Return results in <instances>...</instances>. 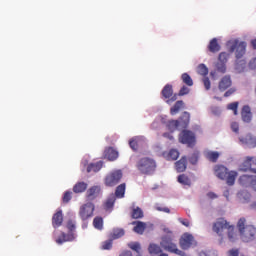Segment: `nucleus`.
<instances>
[{
  "label": "nucleus",
  "instance_id": "052dcab7",
  "mask_svg": "<svg viewBox=\"0 0 256 256\" xmlns=\"http://www.w3.org/2000/svg\"><path fill=\"white\" fill-rule=\"evenodd\" d=\"M179 221L182 223V225H184V227H189L190 225L189 220L187 219H180Z\"/></svg>",
  "mask_w": 256,
  "mask_h": 256
},
{
  "label": "nucleus",
  "instance_id": "a878e982",
  "mask_svg": "<svg viewBox=\"0 0 256 256\" xmlns=\"http://www.w3.org/2000/svg\"><path fill=\"white\" fill-rule=\"evenodd\" d=\"M101 169H103V161L90 163L87 167V173H98Z\"/></svg>",
  "mask_w": 256,
  "mask_h": 256
},
{
  "label": "nucleus",
  "instance_id": "c85d7f7f",
  "mask_svg": "<svg viewBox=\"0 0 256 256\" xmlns=\"http://www.w3.org/2000/svg\"><path fill=\"white\" fill-rule=\"evenodd\" d=\"M125 235V230L122 228H114L110 233V239L115 241V239H121Z\"/></svg>",
  "mask_w": 256,
  "mask_h": 256
},
{
  "label": "nucleus",
  "instance_id": "864d4df0",
  "mask_svg": "<svg viewBox=\"0 0 256 256\" xmlns=\"http://www.w3.org/2000/svg\"><path fill=\"white\" fill-rule=\"evenodd\" d=\"M156 211H162L163 213H171V210L168 207H161L159 204L155 206Z\"/></svg>",
  "mask_w": 256,
  "mask_h": 256
},
{
  "label": "nucleus",
  "instance_id": "58836bf2",
  "mask_svg": "<svg viewBox=\"0 0 256 256\" xmlns=\"http://www.w3.org/2000/svg\"><path fill=\"white\" fill-rule=\"evenodd\" d=\"M178 183H180L181 185H187L188 187H190L191 179H189V176L185 174H181L178 176Z\"/></svg>",
  "mask_w": 256,
  "mask_h": 256
},
{
  "label": "nucleus",
  "instance_id": "bf43d9fd",
  "mask_svg": "<svg viewBox=\"0 0 256 256\" xmlns=\"http://www.w3.org/2000/svg\"><path fill=\"white\" fill-rule=\"evenodd\" d=\"M207 197L209 199H217L218 196H217V194H215V192H208Z\"/></svg>",
  "mask_w": 256,
  "mask_h": 256
},
{
  "label": "nucleus",
  "instance_id": "f03ea898",
  "mask_svg": "<svg viewBox=\"0 0 256 256\" xmlns=\"http://www.w3.org/2000/svg\"><path fill=\"white\" fill-rule=\"evenodd\" d=\"M236 227L240 233V239L244 243H251V241H255L256 228L251 224H247V219H245V217L238 220Z\"/></svg>",
  "mask_w": 256,
  "mask_h": 256
},
{
  "label": "nucleus",
  "instance_id": "09e8293b",
  "mask_svg": "<svg viewBox=\"0 0 256 256\" xmlns=\"http://www.w3.org/2000/svg\"><path fill=\"white\" fill-rule=\"evenodd\" d=\"M67 242V234L61 233V235L56 239V243L58 245H63V243Z\"/></svg>",
  "mask_w": 256,
  "mask_h": 256
},
{
  "label": "nucleus",
  "instance_id": "72a5a7b5",
  "mask_svg": "<svg viewBox=\"0 0 256 256\" xmlns=\"http://www.w3.org/2000/svg\"><path fill=\"white\" fill-rule=\"evenodd\" d=\"M148 252L150 255H159L163 253V250L161 249V246L157 244H150L148 247Z\"/></svg>",
  "mask_w": 256,
  "mask_h": 256
},
{
  "label": "nucleus",
  "instance_id": "dca6fc26",
  "mask_svg": "<svg viewBox=\"0 0 256 256\" xmlns=\"http://www.w3.org/2000/svg\"><path fill=\"white\" fill-rule=\"evenodd\" d=\"M99 193H101V187L92 186L86 192V199H88V201H94V199H97V197H99Z\"/></svg>",
  "mask_w": 256,
  "mask_h": 256
},
{
  "label": "nucleus",
  "instance_id": "a18cd8bd",
  "mask_svg": "<svg viewBox=\"0 0 256 256\" xmlns=\"http://www.w3.org/2000/svg\"><path fill=\"white\" fill-rule=\"evenodd\" d=\"M168 159L171 161H177V159H179V151L171 149L168 153Z\"/></svg>",
  "mask_w": 256,
  "mask_h": 256
},
{
  "label": "nucleus",
  "instance_id": "b1692460",
  "mask_svg": "<svg viewBox=\"0 0 256 256\" xmlns=\"http://www.w3.org/2000/svg\"><path fill=\"white\" fill-rule=\"evenodd\" d=\"M115 201H117V198L114 194H111L104 202L105 211H112L113 207H115Z\"/></svg>",
  "mask_w": 256,
  "mask_h": 256
},
{
  "label": "nucleus",
  "instance_id": "de8ad7c7",
  "mask_svg": "<svg viewBox=\"0 0 256 256\" xmlns=\"http://www.w3.org/2000/svg\"><path fill=\"white\" fill-rule=\"evenodd\" d=\"M113 247V239L106 240L102 243L103 251H109Z\"/></svg>",
  "mask_w": 256,
  "mask_h": 256
},
{
  "label": "nucleus",
  "instance_id": "37998d69",
  "mask_svg": "<svg viewBox=\"0 0 256 256\" xmlns=\"http://www.w3.org/2000/svg\"><path fill=\"white\" fill-rule=\"evenodd\" d=\"M93 226L95 227V229H98L99 231L103 230V218L95 217L93 220Z\"/></svg>",
  "mask_w": 256,
  "mask_h": 256
},
{
  "label": "nucleus",
  "instance_id": "2f4dec72",
  "mask_svg": "<svg viewBox=\"0 0 256 256\" xmlns=\"http://www.w3.org/2000/svg\"><path fill=\"white\" fill-rule=\"evenodd\" d=\"M205 157L211 163H217V161L219 159V152H217V151H207L205 153Z\"/></svg>",
  "mask_w": 256,
  "mask_h": 256
},
{
  "label": "nucleus",
  "instance_id": "ea45409f",
  "mask_svg": "<svg viewBox=\"0 0 256 256\" xmlns=\"http://www.w3.org/2000/svg\"><path fill=\"white\" fill-rule=\"evenodd\" d=\"M199 155V151L195 150L189 157V163H191V165H197L199 162Z\"/></svg>",
  "mask_w": 256,
  "mask_h": 256
},
{
  "label": "nucleus",
  "instance_id": "e433bc0d",
  "mask_svg": "<svg viewBox=\"0 0 256 256\" xmlns=\"http://www.w3.org/2000/svg\"><path fill=\"white\" fill-rule=\"evenodd\" d=\"M132 219H143V210L140 207H136L132 210Z\"/></svg>",
  "mask_w": 256,
  "mask_h": 256
},
{
  "label": "nucleus",
  "instance_id": "f8f14e48",
  "mask_svg": "<svg viewBox=\"0 0 256 256\" xmlns=\"http://www.w3.org/2000/svg\"><path fill=\"white\" fill-rule=\"evenodd\" d=\"M239 141L242 145L249 147L250 149H254L256 147V137L251 134H246L245 136H241Z\"/></svg>",
  "mask_w": 256,
  "mask_h": 256
},
{
  "label": "nucleus",
  "instance_id": "0e129e2a",
  "mask_svg": "<svg viewBox=\"0 0 256 256\" xmlns=\"http://www.w3.org/2000/svg\"><path fill=\"white\" fill-rule=\"evenodd\" d=\"M122 256H133V253L129 250H126L122 253Z\"/></svg>",
  "mask_w": 256,
  "mask_h": 256
},
{
  "label": "nucleus",
  "instance_id": "774afa93",
  "mask_svg": "<svg viewBox=\"0 0 256 256\" xmlns=\"http://www.w3.org/2000/svg\"><path fill=\"white\" fill-rule=\"evenodd\" d=\"M251 209H254V211H256V202H253V203L251 204Z\"/></svg>",
  "mask_w": 256,
  "mask_h": 256
},
{
  "label": "nucleus",
  "instance_id": "4468645a",
  "mask_svg": "<svg viewBox=\"0 0 256 256\" xmlns=\"http://www.w3.org/2000/svg\"><path fill=\"white\" fill-rule=\"evenodd\" d=\"M231 85H233V81L231 80V76L230 75H225L219 81L218 89H219V91H222V92L227 91V89H229V87H231Z\"/></svg>",
  "mask_w": 256,
  "mask_h": 256
},
{
  "label": "nucleus",
  "instance_id": "5701e85b",
  "mask_svg": "<svg viewBox=\"0 0 256 256\" xmlns=\"http://www.w3.org/2000/svg\"><path fill=\"white\" fill-rule=\"evenodd\" d=\"M237 198L240 203H249L251 201V193L247 190H241L237 193Z\"/></svg>",
  "mask_w": 256,
  "mask_h": 256
},
{
  "label": "nucleus",
  "instance_id": "79ce46f5",
  "mask_svg": "<svg viewBox=\"0 0 256 256\" xmlns=\"http://www.w3.org/2000/svg\"><path fill=\"white\" fill-rule=\"evenodd\" d=\"M228 111H233L234 115H239V102H232L227 105Z\"/></svg>",
  "mask_w": 256,
  "mask_h": 256
},
{
  "label": "nucleus",
  "instance_id": "e2e57ef3",
  "mask_svg": "<svg viewBox=\"0 0 256 256\" xmlns=\"http://www.w3.org/2000/svg\"><path fill=\"white\" fill-rule=\"evenodd\" d=\"M250 187L256 191V177L254 176V179L252 180V184H250Z\"/></svg>",
  "mask_w": 256,
  "mask_h": 256
},
{
  "label": "nucleus",
  "instance_id": "6e6552de",
  "mask_svg": "<svg viewBox=\"0 0 256 256\" xmlns=\"http://www.w3.org/2000/svg\"><path fill=\"white\" fill-rule=\"evenodd\" d=\"M179 245L181 249L187 251V249H191V247H197V241L191 234L184 233L179 240Z\"/></svg>",
  "mask_w": 256,
  "mask_h": 256
},
{
  "label": "nucleus",
  "instance_id": "aec40b11",
  "mask_svg": "<svg viewBox=\"0 0 256 256\" xmlns=\"http://www.w3.org/2000/svg\"><path fill=\"white\" fill-rule=\"evenodd\" d=\"M175 169L177 173H183L187 169V157L183 156L180 160L175 163Z\"/></svg>",
  "mask_w": 256,
  "mask_h": 256
},
{
  "label": "nucleus",
  "instance_id": "2eb2a0df",
  "mask_svg": "<svg viewBox=\"0 0 256 256\" xmlns=\"http://www.w3.org/2000/svg\"><path fill=\"white\" fill-rule=\"evenodd\" d=\"M214 173L218 179H222V181H225L227 179V175L229 173V169L223 165H216L214 167Z\"/></svg>",
  "mask_w": 256,
  "mask_h": 256
},
{
  "label": "nucleus",
  "instance_id": "7ed1b4c3",
  "mask_svg": "<svg viewBox=\"0 0 256 256\" xmlns=\"http://www.w3.org/2000/svg\"><path fill=\"white\" fill-rule=\"evenodd\" d=\"M137 169L142 175H153L157 170V162L150 157L141 158L137 163Z\"/></svg>",
  "mask_w": 256,
  "mask_h": 256
},
{
  "label": "nucleus",
  "instance_id": "7c9ffc66",
  "mask_svg": "<svg viewBox=\"0 0 256 256\" xmlns=\"http://www.w3.org/2000/svg\"><path fill=\"white\" fill-rule=\"evenodd\" d=\"M125 189H126V185L125 183H122L120 185H118L116 187V190H115V195L114 197L117 199H123V197H125Z\"/></svg>",
  "mask_w": 256,
  "mask_h": 256
},
{
  "label": "nucleus",
  "instance_id": "13d9d810",
  "mask_svg": "<svg viewBox=\"0 0 256 256\" xmlns=\"http://www.w3.org/2000/svg\"><path fill=\"white\" fill-rule=\"evenodd\" d=\"M67 229H69V231H74L75 230V222H73V220H69L67 222Z\"/></svg>",
  "mask_w": 256,
  "mask_h": 256
},
{
  "label": "nucleus",
  "instance_id": "39448f33",
  "mask_svg": "<svg viewBox=\"0 0 256 256\" xmlns=\"http://www.w3.org/2000/svg\"><path fill=\"white\" fill-rule=\"evenodd\" d=\"M179 142L187 147H195V143H197L195 133L191 130H183L179 134Z\"/></svg>",
  "mask_w": 256,
  "mask_h": 256
},
{
  "label": "nucleus",
  "instance_id": "4c0bfd02",
  "mask_svg": "<svg viewBox=\"0 0 256 256\" xmlns=\"http://www.w3.org/2000/svg\"><path fill=\"white\" fill-rule=\"evenodd\" d=\"M197 74L202 75V77H207L209 75V68L205 64H200L197 67Z\"/></svg>",
  "mask_w": 256,
  "mask_h": 256
},
{
  "label": "nucleus",
  "instance_id": "f257e3e1",
  "mask_svg": "<svg viewBox=\"0 0 256 256\" xmlns=\"http://www.w3.org/2000/svg\"><path fill=\"white\" fill-rule=\"evenodd\" d=\"M225 230H227V236L230 243H235L237 241V233L235 232V226L229 225V222L223 218H219L213 224V231L219 237H221V242L223 241V236L225 235Z\"/></svg>",
  "mask_w": 256,
  "mask_h": 256
},
{
  "label": "nucleus",
  "instance_id": "69168bd1",
  "mask_svg": "<svg viewBox=\"0 0 256 256\" xmlns=\"http://www.w3.org/2000/svg\"><path fill=\"white\" fill-rule=\"evenodd\" d=\"M251 46L253 49H256V38L251 40Z\"/></svg>",
  "mask_w": 256,
  "mask_h": 256
},
{
  "label": "nucleus",
  "instance_id": "6e6d98bb",
  "mask_svg": "<svg viewBox=\"0 0 256 256\" xmlns=\"http://www.w3.org/2000/svg\"><path fill=\"white\" fill-rule=\"evenodd\" d=\"M236 91V88H230L224 93V97H231Z\"/></svg>",
  "mask_w": 256,
  "mask_h": 256
},
{
  "label": "nucleus",
  "instance_id": "423d86ee",
  "mask_svg": "<svg viewBox=\"0 0 256 256\" xmlns=\"http://www.w3.org/2000/svg\"><path fill=\"white\" fill-rule=\"evenodd\" d=\"M236 50V59H243V55H245L247 51V42H239V40H234L232 45L230 46V53H233Z\"/></svg>",
  "mask_w": 256,
  "mask_h": 256
},
{
  "label": "nucleus",
  "instance_id": "f704fd0d",
  "mask_svg": "<svg viewBox=\"0 0 256 256\" xmlns=\"http://www.w3.org/2000/svg\"><path fill=\"white\" fill-rule=\"evenodd\" d=\"M167 129L168 131H177V129H181V126L179 124V120H170L167 123Z\"/></svg>",
  "mask_w": 256,
  "mask_h": 256
},
{
  "label": "nucleus",
  "instance_id": "bb28decb",
  "mask_svg": "<svg viewBox=\"0 0 256 256\" xmlns=\"http://www.w3.org/2000/svg\"><path fill=\"white\" fill-rule=\"evenodd\" d=\"M208 51H210V53H219V51H221V45H219L217 38H213L210 41L208 45Z\"/></svg>",
  "mask_w": 256,
  "mask_h": 256
},
{
  "label": "nucleus",
  "instance_id": "c756f323",
  "mask_svg": "<svg viewBox=\"0 0 256 256\" xmlns=\"http://www.w3.org/2000/svg\"><path fill=\"white\" fill-rule=\"evenodd\" d=\"M89 185L86 182H78L73 186L74 193H85Z\"/></svg>",
  "mask_w": 256,
  "mask_h": 256
},
{
  "label": "nucleus",
  "instance_id": "cd10ccee",
  "mask_svg": "<svg viewBox=\"0 0 256 256\" xmlns=\"http://www.w3.org/2000/svg\"><path fill=\"white\" fill-rule=\"evenodd\" d=\"M183 107H185V102H183V100L176 101L175 104L173 105V107H171V109H170V114L177 115V113L179 111H181V109H183Z\"/></svg>",
  "mask_w": 256,
  "mask_h": 256
},
{
  "label": "nucleus",
  "instance_id": "ddd939ff",
  "mask_svg": "<svg viewBox=\"0 0 256 256\" xmlns=\"http://www.w3.org/2000/svg\"><path fill=\"white\" fill-rule=\"evenodd\" d=\"M103 157L108 161H117V159H119V152L113 147H107L104 150Z\"/></svg>",
  "mask_w": 256,
  "mask_h": 256
},
{
  "label": "nucleus",
  "instance_id": "412c9836",
  "mask_svg": "<svg viewBox=\"0 0 256 256\" xmlns=\"http://www.w3.org/2000/svg\"><path fill=\"white\" fill-rule=\"evenodd\" d=\"M253 179H255V176L253 175H242L239 178V183L242 187H251Z\"/></svg>",
  "mask_w": 256,
  "mask_h": 256
},
{
  "label": "nucleus",
  "instance_id": "a19ab883",
  "mask_svg": "<svg viewBox=\"0 0 256 256\" xmlns=\"http://www.w3.org/2000/svg\"><path fill=\"white\" fill-rule=\"evenodd\" d=\"M128 247L129 249H132V251L138 253V256H141V244H139V242H130Z\"/></svg>",
  "mask_w": 256,
  "mask_h": 256
},
{
  "label": "nucleus",
  "instance_id": "9b49d317",
  "mask_svg": "<svg viewBox=\"0 0 256 256\" xmlns=\"http://www.w3.org/2000/svg\"><path fill=\"white\" fill-rule=\"evenodd\" d=\"M161 95L163 99H166V103L168 105H171V103H175V100L177 99V94L173 93V85L166 84L164 88L161 91Z\"/></svg>",
  "mask_w": 256,
  "mask_h": 256
},
{
  "label": "nucleus",
  "instance_id": "3c124183",
  "mask_svg": "<svg viewBox=\"0 0 256 256\" xmlns=\"http://www.w3.org/2000/svg\"><path fill=\"white\" fill-rule=\"evenodd\" d=\"M202 81L206 91H209L211 89V80H209V77H204Z\"/></svg>",
  "mask_w": 256,
  "mask_h": 256
},
{
  "label": "nucleus",
  "instance_id": "8fccbe9b",
  "mask_svg": "<svg viewBox=\"0 0 256 256\" xmlns=\"http://www.w3.org/2000/svg\"><path fill=\"white\" fill-rule=\"evenodd\" d=\"M72 194L73 193L71 191H66L62 198L63 203H69V201H71V199H72V196H71Z\"/></svg>",
  "mask_w": 256,
  "mask_h": 256
},
{
  "label": "nucleus",
  "instance_id": "0eeeda50",
  "mask_svg": "<svg viewBox=\"0 0 256 256\" xmlns=\"http://www.w3.org/2000/svg\"><path fill=\"white\" fill-rule=\"evenodd\" d=\"M123 179V172L121 170H114L105 177L106 187H115L119 181Z\"/></svg>",
  "mask_w": 256,
  "mask_h": 256
},
{
  "label": "nucleus",
  "instance_id": "4d7b16f0",
  "mask_svg": "<svg viewBox=\"0 0 256 256\" xmlns=\"http://www.w3.org/2000/svg\"><path fill=\"white\" fill-rule=\"evenodd\" d=\"M231 129L234 133H239V123L237 122H232L231 124Z\"/></svg>",
  "mask_w": 256,
  "mask_h": 256
},
{
  "label": "nucleus",
  "instance_id": "c9c22d12",
  "mask_svg": "<svg viewBox=\"0 0 256 256\" xmlns=\"http://www.w3.org/2000/svg\"><path fill=\"white\" fill-rule=\"evenodd\" d=\"M181 81L187 87H193V78H191V76L188 73H183L181 75Z\"/></svg>",
  "mask_w": 256,
  "mask_h": 256
},
{
  "label": "nucleus",
  "instance_id": "5fc2aeb1",
  "mask_svg": "<svg viewBox=\"0 0 256 256\" xmlns=\"http://www.w3.org/2000/svg\"><path fill=\"white\" fill-rule=\"evenodd\" d=\"M228 256H239V248H232L227 252Z\"/></svg>",
  "mask_w": 256,
  "mask_h": 256
},
{
  "label": "nucleus",
  "instance_id": "49530a36",
  "mask_svg": "<svg viewBox=\"0 0 256 256\" xmlns=\"http://www.w3.org/2000/svg\"><path fill=\"white\" fill-rule=\"evenodd\" d=\"M227 61H229V54L227 52H221L218 56V62L227 64Z\"/></svg>",
  "mask_w": 256,
  "mask_h": 256
},
{
  "label": "nucleus",
  "instance_id": "f3484780",
  "mask_svg": "<svg viewBox=\"0 0 256 256\" xmlns=\"http://www.w3.org/2000/svg\"><path fill=\"white\" fill-rule=\"evenodd\" d=\"M63 225V211L58 210L52 217V226L54 229H57V227H61Z\"/></svg>",
  "mask_w": 256,
  "mask_h": 256
},
{
  "label": "nucleus",
  "instance_id": "4be33fe9",
  "mask_svg": "<svg viewBox=\"0 0 256 256\" xmlns=\"http://www.w3.org/2000/svg\"><path fill=\"white\" fill-rule=\"evenodd\" d=\"M215 67L216 71H212L210 73L211 77H215L217 73H221L222 75H224V73H227V64H225L224 62H217Z\"/></svg>",
  "mask_w": 256,
  "mask_h": 256
},
{
  "label": "nucleus",
  "instance_id": "1a4fd4ad",
  "mask_svg": "<svg viewBox=\"0 0 256 256\" xmlns=\"http://www.w3.org/2000/svg\"><path fill=\"white\" fill-rule=\"evenodd\" d=\"M94 211L95 204L88 202L80 207L79 216L82 221H87V219H91V217H93Z\"/></svg>",
  "mask_w": 256,
  "mask_h": 256
},
{
  "label": "nucleus",
  "instance_id": "393cba45",
  "mask_svg": "<svg viewBox=\"0 0 256 256\" xmlns=\"http://www.w3.org/2000/svg\"><path fill=\"white\" fill-rule=\"evenodd\" d=\"M132 225H136L133 228V232L138 233V235H143V233H145V229H147V224H145V222H133Z\"/></svg>",
  "mask_w": 256,
  "mask_h": 256
},
{
  "label": "nucleus",
  "instance_id": "338daca9",
  "mask_svg": "<svg viewBox=\"0 0 256 256\" xmlns=\"http://www.w3.org/2000/svg\"><path fill=\"white\" fill-rule=\"evenodd\" d=\"M239 63L242 67H245L247 62H245V60H240Z\"/></svg>",
  "mask_w": 256,
  "mask_h": 256
},
{
  "label": "nucleus",
  "instance_id": "9d476101",
  "mask_svg": "<svg viewBox=\"0 0 256 256\" xmlns=\"http://www.w3.org/2000/svg\"><path fill=\"white\" fill-rule=\"evenodd\" d=\"M239 171H251L256 174V157L247 156L239 166Z\"/></svg>",
  "mask_w": 256,
  "mask_h": 256
},
{
  "label": "nucleus",
  "instance_id": "603ef678",
  "mask_svg": "<svg viewBox=\"0 0 256 256\" xmlns=\"http://www.w3.org/2000/svg\"><path fill=\"white\" fill-rule=\"evenodd\" d=\"M129 146L131 147V149H133V151H137L139 144L137 143L136 139H132L129 141Z\"/></svg>",
  "mask_w": 256,
  "mask_h": 256
},
{
  "label": "nucleus",
  "instance_id": "473e14b6",
  "mask_svg": "<svg viewBox=\"0 0 256 256\" xmlns=\"http://www.w3.org/2000/svg\"><path fill=\"white\" fill-rule=\"evenodd\" d=\"M225 179H226L227 185H229L230 187L235 185V180L237 179V172L235 171L228 172Z\"/></svg>",
  "mask_w": 256,
  "mask_h": 256
},
{
  "label": "nucleus",
  "instance_id": "a211bd4d",
  "mask_svg": "<svg viewBox=\"0 0 256 256\" xmlns=\"http://www.w3.org/2000/svg\"><path fill=\"white\" fill-rule=\"evenodd\" d=\"M242 120L244 123H251V119H253V114L251 113V107L245 105L241 111Z\"/></svg>",
  "mask_w": 256,
  "mask_h": 256
},
{
  "label": "nucleus",
  "instance_id": "c03bdc74",
  "mask_svg": "<svg viewBox=\"0 0 256 256\" xmlns=\"http://www.w3.org/2000/svg\"><path fill=\"white\" fill-rule=\"evenodd\" d=\"M189 87H190V86H186V84L183 85V86L180 88V90H179L177 96L183 97V96H185V95H189V93H191V89H190Z\"/></svg>",
  "mask_w": 256,
  "mask_h": 256
},
{
  "label": "nucleus",
  "instance_id": "20e7f679",
  "mask_svg": "<svg viewBox=\"0 0 256 256\" xmlns=\"http://www.w3.org/2000/svg\"><path fill=\"white\" fill-rule=\"evenodd\" d=\"M160 246L162 247V249H164V251H168V253H174V255L185 256V252L177 248V244L173 242V237L171 236L162 237Z\"/></svg>",
  "mask_w": 256,
  "mask_h": 256
},
{
  "label": "nucleus",
  "instance_id": "680f3d73",
  "mask_svg": "<svg viewBox=\"0 0 256 256\" xmlns=\"http://www.w3.org/2000/svg\"><path fill=\"white\" fill-rule=\"evenodd\" d=\"M163 137H165L166 139H169L170 141H173V135H171V133L169 132H165L163 134Z\"/></svg>",
  "mask_w": 256,
  "mask_h": 256
},
{
  "label": "nucleus",
  "instance_id": "6ab92c4d",
  "mask_svg": "<svg viewBox=\"0 0 256 256\" xmlns=\"http://www.w3.org/2000/svg\"><path fill=\"white\" fill-rule=\"evenodd\" d=\"M190 121H191V114H189V112H183L182 117H180L178 120L180 129H187V127H189Z\"/></svg>",
  "mask_w": 256,
  "mask_h": 256
}]
</instances>
